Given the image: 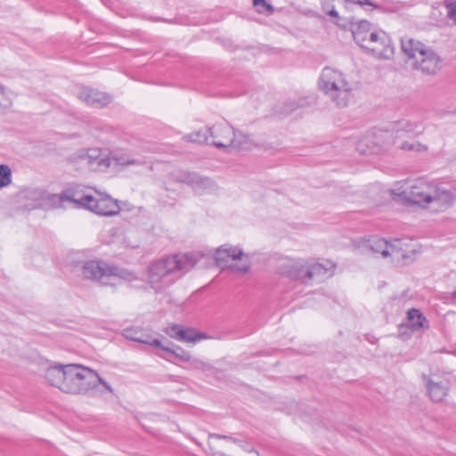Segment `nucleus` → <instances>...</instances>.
<instances>
[{"label":"nucleus","instance_id":"obj_16","mask_svg":"<svg viewBox=\"0 0 456 456\" xmlns=\"http://www.w3.org/2000/svg\"><path fill=\"white\" fill-rule=\"evenodd\" d=\"M88 210L101 216H114L119 212L117 200L110 196H103L100 199L94 197V202L90 203Z\"/></svg>","mask_w":456,"mask_h":456},{"label":"nucleus","instance_id":"obj_51","mask_svg":"<svg viewBox=\"0 0 456 456\" xmlns=\"http://www.w3.org/2000/svg\"><path fill=\"white\" fill-rule=\"evenodd\" d=\"M452 297L456 299V289L452 292Z\"/></svg>","mask_w":456,"mask_h":456},{"label":"nucleus","instance_id":"obj_27","mask_svg":"<svg viewBox=\"0 0 456 456\" xmlns=\"http://www.w3.org/2000/svg\"><path fill=\"white\" fill-rule=\"evenodd\" d=\"M417 124L411 123L408 120H402L398 122L396 128H395V143H397L398 140L404 135H418L421 132L416 131L417 129Z\"/></svg>","mask_w":456,"mask_h":456},{"label":"nucleus","instance_id":"obj_35","mask_svg":"<svg viewBox=\"0 0 456 456\" xmlns=\"http://www.w3.org/2000/svg\"><path fill=\"white\" fill-rule=\"evenodd\" d=\"M184 332V338H180V341L182 342H197L200 341L201 338H207V336L204 333L197 332L193 329H183Z\"/></svg>","mask_w":456,"mask_h":456},{"label":"nucleus","instance_id":"obj_41","mask_svg":"<svg viewBox=\"0 0 456 456\" xmlns=\"http://www.w3.org/2000/svg\"><path fill=\"white\" fill-rule=\"evenodd\" d=\"M352 3L358 4L359 5H361L362 7H363L365 9H366V6H369V7H371V10L375 9V10H379L381 12L386 11L384 6H382L380 4H377L370 0H352Z\"/></svg>","mask_w":456,"mask_h":456},{"label":"nucleus","instance_id":"obj_17","mask_svg":"<svg viewBox=\"0 0 456 456\" xmlns=\"http://www.w3.org/2000/svg\"><path fill=\"white\" fill-rule=\"evenodd\" d=\"M78 97L87 105L94 108H102L111 101V97L109 94L87 87L83 88L79 92Z\"/></svg>","mask_w":456,"mask_h":456},{"label":"nucleus","instance_id":"obj_4","mask_svg":"<svg viewBox=\"0 0 456 456\" xmlns=\"http://www.w3.org/2000/svg\"><path fill=\"white\" fill-rule=\"evenodd\" d=\"M79 159L88 165L100 168L125 167L129 165H138V161L124 153L111 154L99 148L88 149L78 152Z\"/></svg>","mask_w":456,"mask_h":456},{"label":"nucleus","instance_id":"obj_9","mask_svg":"<svg viewBox=\"0 0 456 456\" xmlns=\"http://www.w3.org/2000/svg\"><path fill=\"white\" fill-rule=\"evenodd\" d=\"M16 208L29 211L44 208V190L39 188H27L19 191L13 200Z\"/></svg>","mask_w":456,"mask_h":456},{"label":"nucleus","instance_id":"obj_15","mask_svg":"<svg viewBox=\"0 0 456 456\" xmlns=\"http://www.w3.org/2000/svg\"><path fill=\"white\" fill-rule=\"evenodd\" d=\"M382 41L378 38L365 51L378 59H390L394 55V45L391 38L387 34H381Z\"/></svg>","mask_w":456,"mask_h":456},{"label":"nucleus","instance_id":"obj_30","mask_svg":"<svg viewBox=\"0 0 456 456\" xmlns=\"http://www.w3.org/2000/svg\"><path fill=\"white\" fill-rule=\"evenodd\" d=\"M183 139L188 142H197L200 144L206 143L210 145L209 139V127L192 132L183 136Z\"/></svg>","mask_w":456,"mask_h":456},{"label":"nucleus","instance_id":"obj_44","mask_svg":"<svg viewBox=\"0 0 456 456\" xmlns=\"http://www.w3.org/2000/svg\"><path fill=\"white\" fill-rule=\"evenodd\" d=\"M12 173H0V189L12 183Z\"/></svg>","mask_w":456,"mask_h":456},{"label":"nucleus","instance_id":"obj_5","mask_svg":"<svg viewBox=\"0 0 456 456\" xmlns=\"http://www.w3.org/2000/svg\"><path fill=\"white\" fill-rule=\"evenodd\" d=\"M98 374L80 364H68L66 384L63 392L69 394H86L96 386Z\"/></svg>","mask_w":456,"mask_h":456},{"label":"nucleus","instance_id":"obj_8","mask_svg":"<svg viewBox=\"0 0 456 456\" xmlns=\"http://www.w3.org/2000/svg\"><path fill=\"white\" fill-rule=\"evenodd\" d=\"M112 272L113 266L104 261L89 260L81 266V275L85 280L97 281L103 285L112 284L110 281Z\"/></svg>","mask_w":456,"mask_h":456},{"label":"nucleus","instance_id":"obj_23","mask_svg":"<svg viewBox=\"0 0 456 456\" xmlns=\"http://www.w3.org/2000/svg\"><path fill=\"white\" fill-rule=\"evenodd\" d=\"M229 259V253L225 252L224 246L220 247L215 254V260L219 267L222 269L230 268L240 273H247L249 270L248 261L240 264L228 265Z\"/></svg>","mask_w":456,"mask_h":456},{"label":"nucleus","instance_id":"obj_37","mask_svg":"<svg viewBox=\"0 0 456 456\" xmlns=\"http://www.w3.org/2000/svg\"><path fill=\"white\" fill-rule=\"evenodd\" d=\"M187 362L189 363L191 368H193L196 370H200L206 371V370H208L211 369V365L201 361L199 358L191 357V355L190 356V360H188Z\"/></svg>","mask_w":456,"mask_h":456},{"label":"nucleus","instance_id":"obj_21","mask_svg":"<svg viewBox=\"0 0 456 456\" xmlns=\"http://www.w3.org/2000/svg\"><path fill=\"white\" fill-rule=\"evenodd\" d=\"M68 373L67 365H55L49 367L45 371V379L53 387L63 392V385L66 384Z\"/></svg>","mask_w":456,"mask_h":456},{"label":"nucleus","instance_id":"obj_6","mask_svg":"<svg viewBox=\"0 0 456 456\" xmlns=\"http://www.w3.org/2000/svg\"><path fill=\"white\" fill-rule=\"evenodd\" d=\"M246 139L240 133L238 134L234 128L226 123L215 124L209 127L210 145L218 149L240 150L243 146L238 142V136Z\"/></svg>","mask_w":456,"mask_h":456},{"label":"nucleus","instance_id":"obj_7","mask_svg":"<svg viewBox=\"0 0 456 456\" xmlns=\"http://www.w3.org/2000/svg\"><path fill=\"white\" fill-rule=\"evenodd\" d=\"M392 137L388 131H376L364 134L356 143V151L361 155L379 154L386 151L389 142L386 141Z\"/></svg>","mask_w":456,"mask_h":456},{"label":"nucleus","instance_id":"obj_36","mask_svg":"<svg viewBox=\"0 0 456 456\" xmlns=\"http://www.w3.org/2000/svg\"><path fill=\"white\" fill-rule=\"evenodd\" d=\"M165 332L170 338L180 341V338H184L183 328L178 324H173L165 329Z\"/></svg>","mask_w":456,"mask_h":456},{"label":"nucleus","instance_id":"obj_3","mask_svg":"<svg viewBox=\"0 0 456 456\" xmlns=\"http://www.w3.org/2000/svg\"><path fill=\"white\" fill-rule=\"evenodd\" d=\"M433 191L434 183L423 178H417L403 181L398 188L391 190V194L407 203L427 208L429 207Z\"/></svg>","mask_w":456,"mask_h":456},{"label":"nucleus","instance_id":"obj_24","mask_svg":"<svg viewBox=\"0 0 456 456\" xmlns=\"http://www.w3.org/2000/svg\"><path fill=\"white\" fill-rule=\"evenodd\" d=\"M181 175L175 178L181 183L190 184L194 190L200 188L207 189L212 185V181L208 177H200L198 173H179Z\"/></svg>","mask_w":456,"mask_h":456},{"label":"nucleus","instance_id":"obj_22","mask_svg":"<svg viewBox=\"0 0 456 456\" xmlns=\"http://www.w3.org/2000/svg\"><path fill=\"white\" fill-rule=\"evenodd\" d=\"M372 31L371 23L366 20H362L353 25L352 34L354 40L362 50H364V45H367L368 38Z\"/></svg>","mask_w":456,"mask_h":456},{"label":"nucleus","instance_id":"obj_1","mask_svg":"<svg viewBox=\"0 0 456 456\" xmlns=\"http://www.w3.org/2000/svg\"><path fill=\"white\" fill-rule=\"evenodd\" d=\"M192 255L175 254L151 261L147 267L151 289L163 292L196 265Z\"/></svg>","mask_w":456,"mask_h":456},{"label":"nucleus","instance_id":"obj_19","mask_svg":"<svg viewBox=\"0 0 456 456\" xmlns=\"http://www.w3.org/2000/svg\"><path fill=\"white\" fill-rule=\"evenodd\" d=\"M306 261L298 259L284 265L281 272L284 275L294 281H299L304 284H307L306 275Z\"/></svg>","mask_w":456,"mask_h":456},{"label":"nucleus","instance_id":"obj_38","mask_svg":"<svg viewBox=\"0 0 456 456\" xmlns=\"http://www.w3.org/2000/svg\"><path fill=\"white\" fill-rule=\"evenodd\" d=\"M444 5L447 9V16L456 23V0H445Z\"/></svg>","mask_w":456,"mask_h":456},{"label":"nucleus","instance_id":"obj_34","mask_svg":"<svg viewBox=\"0 0 456 456\" xmlns=\"http://www.w3.org/2000/svg\"><path fill=\"white\" fill-rule=\"evenodd\" d=\"M129 286L132 289L142 290V291H149L151 289V284L149 282V278L144 279L142 276L136 275V277L134 279L131 283H129Z\"/></svg>","mask_w":456,"mask_h":456},{"label":"nucleus","instance_id":"obj_47","mask_svg":"<svg viewBox=\"0 0 456 456\" xmlns=\"http://www.w3.org/2000/svg\"><path fill=\"white\" fill-rule=\"evenodd\" d=\"M300 106H301V105H299V104H298L297 102H290V103H289V111H292V110H296V109L299 108Z\"/></svg>","mask_w":456,"mask_h":456},{"label":"nucleus","instance_id":"obj_45","mask_svg":"<svg viewBox=\"0 0 456 456\" xmlns=\"http://www.w3.org/2000/svg\"><path fill=\"white\" fill-rule=\"evenodd\" d=\"M253 4H254V5L263 4V5L266 6V8H267L268 10H270V11H273V6H272L271 4H267V3L265 2V0H254V1H253Z\"/></svg>","mask_w":456,"mask_h":456},{"label":"nucleus","instance_id":"obj_10","mask_svg":"<svg viewBox=\"0 0 456 456\" xmlns=\"http://www.w3.org/2000/svg\"><path fill=\"white\" fill-rule=\"evenodd\" d=\"M425 386L430 399L435 403H439L448 395L450 389V380L446 376L432 375L422 376Z\"/></svg>","mask_w":456,"mask_h":456},{"label":"nucleus","instance_id":"obj_12","mask_svg":"<svg viewBox=\"0 0 456 456\" xmlns=\"http://www.w3.org/2000/svg\"><path fill=\"white\" fill-rule=\"evenodd\" d=\"M68 203H72L77 208L88 209L94 202V196L81 185L69 187L65 190Z\"/></svg>","mask_w":456,"mask_h":456},{"label":"nucleus","instance_id":"obj_28","mask_svg":"<svg viewBox=\"0 0 456 456\" xmlns=\"http://www.w3.org/2000/svg\"><path fill=\"white\" fill-rule=\"evenodd\" d=\"M425 46L413 39L402 40V50L410 58L416 60L419 52H424Z\"/></svg>","mask_w":456,"mask_h":456},{"label":"nucleus","instance_id":"obj_2","mask_svg":"<svg viewBox=\"0 0 456 456\" xmlns=\"http://www.w3.org/2000/svg\"><path fill=\"white\" fill-rule=\"evenodd\" d=\"M319 86L341 108L348 104L352 96V88L344 74L333 68L325 67L322 69Z\"/></svg>","mask_w":456,"mask_h":456},{"label":"nucleus","instance_id":"obj_42","mask_svg":"<svg viewBox=\"0 0 456 456\" xmlns=\"http://www.w3.org/2000/svg\"><path fill=\"white\" fill-rule=\"evenodd\" d=\"M381 34H387L384 30H374L371 32L370 37L368 38L367 45H364V51L368 49L370 44H373L378 38L382 41Z\"/></svg>","mask_w":456,"mask_h":456},{"label":"nucleus","instance_id":"obj_14","mask_svg":"<svg viewBox=\"0 0 456 456\" xmlns=\"http://www.w3.org/2000/svg\"><path fill=\"white\" fill-rule=\"evenodd\" d=\"M334 267L335 265L330 262L322 264L306 261L305 275L307 284H310L313 281L319 282L326 277L332 275V269Z\"/></svg>","mask_w":456,"mask_h":456},{"label":"nucleus","instance_id":"obj_49","mask_svg":"<svg viewBox=\"0 0 456 456\" xmlns=\"http://www.w3.org/2000/svg\"><path fill=\"white\" fill-rule=\"evenodd\" d=\"M0 171H11L9 166L5 165V164H1L0 165Z\"/></svg>","mask_w":456,"mask_h":456},{"label":"nucleus","instance_id":"obj_25","mask_svg":"<svg viewBox=\"0 0 456 456\" xmlns=\"http://www.w3.org/2000/svg\"><path fill=\"white\" fill-rule=\"evenodd\" d=\"M407 320V326L412 330L428 328V321L419 309L411 308L408 310Z\"/></svg>","mask_w":456,"mask_h":456},{"label":"nucleus","instance_id":"obj_33","mask_svg":"<svg viewBox=\"0 0 456 456\" xmlns=\"http://www.w3.org/2000/svg\"><path fill=\"white\" fill-rule=\"evenodd\" d=\"M136 275H137V273H135L134 272H132L127 269H118L114 266H113V272L111 273V277L117 276V277L120 278L121 280H124L125 281H126L128 284L134 281V279L136 277Z\"/></svg>","mask_w":456,"mask_h":456},{"label":"nucleus","instance_id":"obj_29","mask_svg":"<svg viewBox=\"0 0 456 456\" xmlns=\"http://www.w3.org/2000/svg\"><path fill=\"white\" fill-rule=\"evenodd\" d=\"M388 240L383 238H372L368 240V247L375 254H380L383 257H388Z\"/></svg>","mask_w":456,"mask_h":456},{"label":"nucleus","instance_id":"obj_31","mask_svg":"<svg viewBox=\"0 0 456 456\" xmlns=\"http://www.w3.org/2000/svg\"><path fill=\"white\" fill-rule=\"evenodd\" d=\"M157 348H159V349L168 353L169 354L174 355L176 359H178L182 362H187V361L190 360L191 354L179 346H175V347H170V346H164L162 344V346H157Z\"/></svg>","mask_w":456,"mask_h":456},{"label":"nucleus","instance_id":"obj_18","mask_svg":"<svg viewBox=\"0 0 456 456\" xmlns=\"http://www.w3.org/2000/svg\"><path fill=\"white\" fill-rule=\"evenodd\" d=\"M123 335L126 338L134 342L149 345L156 348L157 346H162V343L159 338H153L151 334L139 327L126 328L123 330Z\"/></svg>","mask_w":456,"mask_h":456},{"label":"nucleus","instance_id":"obj_39","mask_svg":"<svg viewBox=\"0 0 456 456\" xmlns=\"http://www.w3.org/2000/svg\"><path fill=\"white\" fill-rule=\"evenodd\" d=\"M225 252L229 253V258L232 260H240L241 263L246 260H242L243 252L240 248L236 247L224 248Z\"/></svg>","mask_w":456,"mask_h":456},{"label":"nucleus","instance_id":"obj_13","mask_svg":"<svg viewBox=\"0 0 456 456\" xmlns=\"http://www.w3.org/2000/svg\"><path fill=\"white\" fill-rule=\"evenodd\" d=\"M434 191L431 193L429 207L436 212L444 211L452 206L454 196L452 192L444 188L434 184Z\"/></svg>","mask_w":456,"mask_h":456},{"label":"nucleus","instance_id":"obj_26","mask_svg":"<svg viewBox=\"0 0 456 456\" xmlns=\"http://www.w3.org/2000/svg\"><path fill=\"white\" fill-rule=\"evenodd\" d=\"M68 203L65 190L61 193L52 194L44 191V208H65Z\"/></svg>","mask_w":456,"mask_h":456},{"label":"nucleus","instance_id":"obj_53","mask_svg":"<svg viewBox=\"0 0 456 456\" xmlns=\"http://www.w3.org/2000/svg\"><path fill=\"white\" fill-rule=\"evenodd\" d=\"M0 94H4V92H3V88H2V87H0Z\"/></svg>","mask_w":456,"mask_h":456},{"label":"nucleus","instance_id":"obj_20","mask_svg":"<svg viewBox=\"0 0 456 456\" xmlns=\"http://www.w3.org/2000/svg\"><path fill=\"white\" fill-rule=\"evenodd\" d=\"M387 248L388 256H391L394 260H403L405 264L411 259L409 253L414 252V250H409V244L401 239L388 240Z\"/></svg>","mask_w":456,"mask_h":456},{"label":"nucleus","instance_id":"obj_43","mask_svg":"<svg viewBox=\"0 0 456 456\" xmlns=\"http://www.w3.org/2000/svg\"><path fill=\"white\" fill-rule=\"evenodd\" d=\"M209 438H216V439H223V440H226V441H232V443L237 444H240L242 443L241 440H240L238 438H235L233 436H224V435H220V434H216V433L210 434L209 435Z\"/></svg>","mask_w":456,"mask_h":456},{"label":"nucleus","instance_id":"obj_50","mask_svg":"<svg viewBox=\"0 0 456 456\" xmlns=\"http://www.w3.org/2000/svg\"><path fill=\"white\" fill-rule=\"evenodd\" d=\"M240 446H241L245 451H247V452H252V451H253L252 449L248 448V446H243V445H241V444H240Z\"/></svg>","mask_w":456,"mask_h":456},{"label":"nucleus","instance_id":"obj_40","mask_svg":"<svg viewBox=\"0 0 456 456\" xmlns=\"http://www.w3.org/2000/svg\"><path fill=\"white\" fill-rule=\"evenodd\" d=\"M352 3L358 4L359 5H361L362 7H363L365 9H366V6H369V7H371V10L375 9V10H379L381 12L386 11L384 6H382L380 4H377L370 0H352Z\"/></svg>","mask_w":456,"mask_h":456},{"label":"nucleus","instance_id":"obj_52","mask_svg":"<svg viewBox=\"0 0 456 456\" xmlns=\"http://www.w3.org/2000/svg\"><path fill=\"white\" fill-rule=\"evenodd\" d=\"M5 107H7V104H3V103L0 102V110H1L2 108H5Z\"/></svg>","mask_w":456,"mask_h":456},{"label":"nucleus","instance_id":"obj_46","mask_svg":"<svg viewBox=\"0 0 456 456\" xmlns=\"http://www.w3.org/2000/svg\"><path fill=\"white\" fill-rule=\"evenodd\" d=\"M97 382L101 383L109 392L111 393L113 391L112 387L106 381H104L99 375Z\"/></svg>","mask_w":456,"mask_h":456},{"label":"nucleus","instance_id":"obj_11","mask_svg":"<svg viewBox=\"0 0 456 456\" xmlns=\"http://www.w3.org/2000/svg\"><path fill=\"white\" fill-rule=\"evenodd\" d=\"M440 58L436 53L426 48L424 52L419 53L414 66L423 73L436 74L440 69Z\"/></svg>","mask_w":456,"mask_h":456},{"label":"nucleus","instance_id":"obj_32","mask_svg":"<svg viewBox=\"0 0 456 456\" xmlns=\"http://www.w3.org/2000/svg\"><path fill=\"white\" fill-rule=\"evenodd\" d=\"M397 143H398V148L402 151L425 152L428 150V147L426 144L420 143L416 141H413V142L403 141L401 142H397Z\"/></svg>","mask_w":456,"mask_h":456},{"label":"nucleus","instance_id":"obj_48","mask_svg":"<svg viewBox=\"0 0 456 456\" xmlns=\"http://www.w3.org/2000/svg\"><path fill=\"white\" fill-rule=\"evenodd\" d=\"M328 14L331 17H338V12L333 8L330 10Z\"/></svg>","mask_w":456,"mask_h":456}]
</instances>
